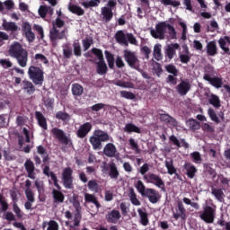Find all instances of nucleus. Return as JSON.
<instances>
[{
	"label": "nucleus",
	"mask_w": 230,
	"mask_h": 230,
	"mask_svg": "<svg viewBox=\"0 0 230 230\" xmlns=\"http://www.w3.org/2000/svg\"><path fill=\"white\" fill-rule=\"evenodd\" d=\"M89 141L93 150H102V143H107V141H112V137L107 134V132L102 129H96L93 132L89 138Z\"/></svg>",
	"instance_id": "f257e3e1"
},
{
	"label": "nucleus",
	"mask_w": 230,
	"mask_h": 230,
	"mask_svg": "<svg viewBox=\"0 0 230 230\" xmlns=\"http://www.w3.org/2000/svg\"><path fill=\"white\" fill-rule=\"evenodd\" d=\"M28 75L35 85H42L44 83V71L37 66H30Z\"/></svg>",
	"instance_id": "f03ea898"
},
{
	"label": "nucleus",
	"mask_w": 230,
	"mask_h": 230,
	"mask_svg": "<svg viewBox=\"0 0 230 230\" xmlns=\"http://www.w3.org/2000/svg\"><path fill=\"white\" fill-rule=\"evenodd\" d=\"M115 39L119 44L122 46H128V42L134 46H137V40L132 35V33H125L123 31H119L115 34Z\"/></svg>",
	"instance_id": "7ed1b4c3"
},
{
	"label": "nucleus",
	"mask_w": 230,
	"mask_h": 230,
	"mask_svg": "<svg viewBox=\"0 0 230 230\" xmlns=\"http://www.w3.org/2000/svg\"><path fill=\"white\" fill-rule=\"evenodd\" d=\"M151 36L159 40L166 39V22H161L155 25V29L150 30Z\"/></svg>",
	"instance_id": "20e7f679"
},
{
	"label": "nucleus",
	"mask_w": 230,
	"mask_h": 230,
	"mask_svg": "<svg viewBox=\"0 0 230 230\" xmlns=\"http://www.w3.org/2000/svg\"><path fill=\"white\" fill-rule=\"evenodd\" d=\"M93 53L97 57V73L98 75H105L107 73V64H105V60H103V53L101 49H93Z\"/></svg>",
	"instance_id": "39448f33"
},
{
	"label": "nucleus",
	"mask_w": 230,
	"mask_h": 230,
	"mask_svg": "<svg viewBox=\"0 0 230 230\" xmlns=\"http://www.w3.org/2000/svg\"><path fill=\"white\" fill-rule=\"evenodd\" d=\"M144 181L147 182V184H154L156 188H160V190H164V181L161 178V176L155 173H148L144 175Z\"/></svg>",
	"instance_id": "423d86ee"
},
{
	"label": "nucleus",
	"mask_w": 230,
	"mask_h": 230,
	"mask_svg": "<svg viewBox=\"0 0 230 230\" xmlns=\"http://www.w3.org/2000/svg\"><path fill=\"white\" fill-rule=\"evenodd\" d=\"M124 59L127 61L129 67L139 69V59H137L136 53L130 50H124Z\"/></svg>",
	"instance_id": "0eeeda50"
},
{
	"label": "nucleus",
	"mask_w": 230,
	"mask_h": 230,
	"mask_svg": "<svg viewBox=\"0 0 230 230\" xmlns=\"http://www.w3.org/2000/svg\"><path fill=\"white\" fill-rule=\"evenodd\" d=\"M65 217L68 219L66 224L71 229L77 227V226H80V220H82V216H80V213L73 216V214H71L69 211H66L65 212Z\"/></svg>",
	"instance_id": "6e6552de"
},
{
	"label": "nucleus",
	"mask_w": 230,
	"mask_h": 230,
	"mask_svg": "<svg viewBox=\"0 0 230 230\" xmlns=\"http://www.w3.org/2000/svg\"><path fill=\"white\" fill-rule=\"evenodd\" d=\"M63 184L67 190L73 189V169L65 168L62 173Z\"/></svg>",
	"instance_id": "1a4fd4ad"
},
{
	"label": "nucleus",
	"mask_w": 230,
	"mask_h": 230,
	"mask_svg": "<svg viewBox=\"0 0 230 230\" xmlns=\"http://www.w3.org/2000/svg\"><path fill=\"white\" fill-rule=\"evenodd\" d=\"M67 37V29L59 31L57 27H53L49 32V39L52 42H57V40H61V39H66Z\"/></svg>",
	"instance_id": "9d476101"
},
{
	"label": "nucleus",
	"mask_w": 230,
	"mask_h": 230,
	"mask_svg": "<svg viewBox=\"0 0 230 230\" xmlns=\"http://www.w3.org/2000/svg\"><path fill=\"white\" fill-rule=\"evenodd\" d=\"M201 220L207 222V224H213L215 220V209L211 207L206 206L204 211L199 215Z\"/></svg>",
	"instance_id": "9b49d317"
},
{
	"label": "nucleus",
	"mask_w": 230,
	"mask_h": 230,
	"mask_svg": "<svg viewBox=\"0 0 230 230\" xmlns=\"http://www.w3.org/2000/svg\"><path fill=\"white\" fill-rule=\"evenodd\" d=\"M144 197H146L151 204H157L161 200V194L155 189L147 188Z\"/></svg>",
	"instance_id": "f8f14e48"
},
{
	"label": "nucleus",
	"mask_w": 230,
	"mask_h": 230,
	"mask_svg": "<svg viewBox=\"0 0 230 230\" xmlns=\"http://www.w3.org/2000/svg\"><path fill=\"white\" fill-rule=\"evenodd\" d=\"M22 31L25 34V37L29 42L35 40V33L31 31V25L28 22H23L22 25Z\"/></svg>",
	"instance_id": "ddd939ff"
},
{
	"label": "nucleus",
	"mask_w": 230,
	"mask_h": 230,
	"mask_svg": "<svg viewBox=\"0 0 230 230\" xmlns=\"http://www.w3.org/2000/svg\"><path fill=\"white\" fill-rule=\"evenodd\" d=\"M51 134L57 137L60 141V143H63V145H69L71 143V140L66 137L64 134V131L62 129H58V128H54L51 129Z\"/></svg>",
	"instance_id": "4468645a"
},
{
	"label": "nucleus",
	"mask_w": 230,
	"mask_h": 230,
	"mask_svg": "<svg viewBox=\"0 0 230 230\" xmlns=\"http://www.w3.org/2000/svg\"><path fill=\"white\" fill-rule=\"evenodd\" d=\"M91 130H93V124H91V122H85L79 127L76 136L82 139L85 137V136H87Z\"/></svg>",
	"instance_id": "2eb2a0df"
},
{
	"label": "nucleus",
	"mask_w": 230,
	"mask_h": 230,
	"mask_svg": "<svg viewBox=\"0 0 230 230\" xmlns=\"http://www.w3.org/2000/svg\"><path fill=\"white\" fill-rule=\"evenodd\" d=\"M180 48L181 45H179V43H171L167 45L165 49V57H167L169 60H172V58L177 55V49Z\"/></svg>",
	"instance_id": "dca6fc26"
},
{
	"label": "nucleus",
	"mask_w": 230,
	"mask_h": 230,
	"mask_svg": "<svg viewBox=\"0 0 230 230\" xmlns=\"http://www.w3.org/2000/svg\"><path fill=\"white\" fill-rule=\"evenodd\" d=\"M26 49H22V46H21V43L19 42H14L13 44L11 45L9 49V55L10 57H13L15 58V57L21 55L22 52H25Z\"/></svg>",
	"instance_id": "f3484780"
},
{
	"label": "nucleus",
	"mask_w": 230,
	"mask_h": 230,
	"mask_svg": "<svg viewBox=\"0 0 230 230\" xmlns=\"http://www.w3.org/2000/svg\"><path fill=\"white\" fill-rule=\"evenodd\" d=\"M203 78L207 82H209L210 85H213L216 89H220V87L224 85V82L221 77H211L208 74H205Z\"/></svg>",
	"instance_id": "a211bd4d"
},
{
	"label": "nucleus",
	"mask_w": 230,
	"mask_h": 230,
	"mask_svg": "<svg viewBox=\"0 0 230 230\" xmlns=\"http://www.w3.org/2000/svg\"><path fill=\"white\" fill-rule=\"evenodd\" d=\"M191 85L190 84V82L188 81H181L176 87L177 92L181 96H186L188 94V92L190 91Z\"/></svg>",
	"instance_id": "6ab92c4d"
},
{
	"label": "nucleus",
	"mask_w": 230,
	"mask_h": 230,
	"mask_svg": "<svg viewBox=\"0 0 230 230\" xmlns=\"http://www.w3.org/2000/svg\"><path fill=\"white\" fill-rule=\"evenodd\" d=\"M2 28L5 31H17V30H19V26H17L16 22H8L6 18L2 19Z\"/></svg>",
	"instance_id": "aec40b11"
},
{
	"label": "nucleus",
	"mask_w": 230,
	"mask_h": 230,
	"mask_svg": "<svg viewBox=\"0 0 230 230\" xmlns=\"http://www.w3.org/2000/svg\"><path fill=\"white\" fill-rule=\"evenodd\" d=\"M153 57L155 60H157V62H159L160 60H163V45H161V43H156L154 46Z\"/></svg>",
	"instance_id": "412c9836"
},
{
	"label": "nucleus",
	"mask_w": 230,
	"mask_h": 230,
	"mask_svg": "<svg viewBox=\"0 0 230 230\" xmlns=\"http://www.w3.org/2000/svg\"><path fill=\"white\" fill-rule=\"evenodd\" d=\"M28 177L30 179L35 180V165L31 160H27L24 164Z\"/></svg>",
	"instance_id": "4be33fe9"
},
{
	"label": "nucleus",
	"mask_w": 230,
	"mask_h": 230,
	"mask_svg": "<svg viewBox=\"0 0 230 230\" xmlns=\"http://www.w3.org/2000/svg\"><path fill=\"white\" fill-rule=\"evenodd\" d=\"M116 152H117L116 146L112 143L107 144L103 148V154L107 157H114L116 155Z\"/></svg>",
	"instance_id": "5701e85b"
},
{
	"label": "nucleus",
	"mask_w": 230,
	"mask_h": 230,
	"mask_svg": "<svg viewBox=\"0 0 230 230\" xmlns=\"http://www.w3.org/2000/svg\"><path fill=\"white\" fill-rule=\"evenodd\" d=\"M21 67H26L28 66V51H24L18 56L14 57Z\"/></svg>",
	"instance_id": "b1692460"
},
{
	"label": "nucleus",
	"mask_w": 230,
	"mask_h": 230,
	"mask_svg": "<svg viewBox=\"0 0 230 230\" xmlns=\"http://www.w3.org/2000/svg\"><path fill=\"white\" fill-rule=\"evenodd\" d=\"M173 218L175 220H179V218H181V220H184L186 218V208H184V205H182V202H178V213L173 214Z\"/></svg>",
	"instance_id": "393cba45"
},
{
	"label": "nucleus",
	"mask_w": 230,
	"mask_h": 230,
	"mask_svg": "<svg viewBox=\"0 0 230 230\" xmlns=\"http://www.w3.org/2000/svg\"><path fill=\"white\" fill-rule=\"evenodd\" d=\"M35 117L38 120L40 127H41L43 130H48V121L46 120V117H44V115L40 111H36Z\"/></svg>",
	"instance_id": "a878e982"
},
{
	"label": "nucleus",
	"mask_w": 230,
	"mask_h": 230,
	"mask_svg": "<svg viewBox=\"0 0 230 230\" xmlns=\"http://www.w3.org/2000/svg\"><path fill=\"white\" fill-rule=\"evenodd\" d=\"M183 52L180 53V60L182 64H188L190 60V49H188L187 45L182 46Z\"/></svg>",
	"instance_id": "bb28decb"
},
{
	"label": "nucleus",
	"mask_w": 230,
	"mask_h": 230,
	"mask_svg": "<svg viewBox=\"0 0 230 230\" xmlns=\"http://www.w3.org/2000/svg\"><path fill=\"white\" fill-rule=\"evenodd\" d=\"M108 222H111V224H116L118 220L121 218V214L118 210L111 211L106 217Z\"/></svg>",
	"instance_id": "cd10ccee"
},
{
	"label": "nucleus",
	"mask_w": 230,
	"mask_h": 230,
	"mask_svg": "<svg viewBox=\"0 0 230 230\" xmlns=\"http://www.w3.org/2000/svg\"><path fill=\"white\" fill-rule=\"evenodd\" d=\"M170 141L171 143L174 144L175 146H178V148H181V146H183V148H189L190 146L186 142V140L184 139L179 140L178 137L173 135L170 137Z\"/></svg>",
	"instance_id": "c85d7f7f"
},
{
	"label": "nucleus",
	"mask_w": 230,
	"mask_h": 230,
	"mask_svg": "<svg viewBox=\"0 0 230 230\" xmlns=\"http://www.w3.org/2000/svg\"><path fill=\"white\" fill-rule=\"evenodd\" d=\"M211 193L212 195H214L215 199L218 200V202H224V199H226V194H224V190L212 188Z\"/></svg>",
	"instance_id": "c756f323"
},
{
	"label": "nucleus",
	"mask_w": 230,
	"mask_h": 230,
	"mask_svg": "<svg viewBox=\"0 0 230 230\" xmlns=\"http://www.w3.org/2000/svg\"><path fill=\"white\" fill-rule=\"evenodd\" d=\"M34 61L37 66H42V64L48 66L49 64V60L43 54H36L34 56Z\"/></svg>",
	"instance_id": "7c9ffc66"
},
{
	"label": "nucleus",
	"mask_w": 230,
	"mask_h": 230,
	"mask_svg": "<svg viewBox=\"0 0 230 230\" xmlns=\"http://www.w3.org/2000/svg\"><path fill=\"white\" fill-rule=\"evenodd\" d=\"M124 132H127L128 134H130L132 132H135V134H141V129L135 124L128 123L124 127Z\"/></svg>",
	"instance_id": "2f4dec72"
},
{
	"label": "nucleus",
	"mask_w": 230,
	"mask_h": 230,
	"mask_svg": "<svg viewBox=\"0 0 230 230\" xmlns=\"http://www.w3.org/2000/svg\"><path fill=\"white\" fill-rule=\"evenodd\" d=\"M207 53L209 55V57H215V55H217V49L216 41H209L207 44Z\"/></svg>",
	"instance_id": "473e14b6"
},
{
	"label": "nucleus",
	"mask_w": 230,
	"mask_h": 230,
	"mask_svg": "<svg viewBox=\"0 0 230 230\" xmlns=\"http://www.w3.org/2000/svg\"><path fill=\"white\" fill-rule=\"evenodd\" d=\"M160 119L161 121H164V123H168L172 127H177V120L168 114L160 115Z\"/></svg>",
	"instance_id": "72a5a7b5"
},
{
	"label": "nucleus",
	"mask_w": 230,
	"mask_h": 230,
	"mask_svg": "<svg viewBox=\"0 0 230 230\" xmlns=\"http://www.w3.org/2000/svg\"><path fill=\"white\" fill-rule=\"evenodd\" d=\"M84 200L85 202H92V204H94L97 209H100V208H102V205H100V203L98 202V199H96V196H94L93 194L85 193Z\"/></svg>",
	"instance_id": "f704fd0d"
},
{
	"label": "nucleus",
	"mask_w": 230,
	"mask_h": 230,
	"mask_svg": "<svg viewBox=\"0 0 230 230\" xmlns=\"http://www.w3.org/2000/svg\"><path fill=\"white\" fill-rule=\"evenodd\" d=\"M102 19H104L106 22H109V21H111V19H112V16H113L112 9L109 7H102Z\"/></svg>",
	"instance_id": "c9c22d12"
},
{
	"label": "nucleus",
	"mask_w": 230,
	"mask_h": 230,
	"mask_svg": "<svg viewBox=\"0 0 230 230\" xmlns=\"http://www.w3.org/2000/svg\"><path fill=\"white\" fill-rule=\"evenodd\" d=\"M135 188L137 190V192L141 194L142 197H145L147 189H146V186H145V183L141 180H138L135 183Z\"/></svg>",
	"instance_id": "e433bc0d"
},
{
	"label": "nucleus",
	"mask_w": 230,
	"mask_h": 230,
	"mask_svg": "<svg viewBox=\"0 0 230 230\" xmlns=\"http://www.w3.org/2000/svg\"><path fill=\"white\" fill-rule=\"evenodd\" d=\"M165 30H168L167 39H170V40L177 39V31H175V27H173L170 23L166 22Z\"/></svg>",
	"instance_id": "4c0bfd02"
},
{
	"label": "nucleus",
	"mask_w": 230,
	"mask_h": 230,
	"mask_svg": "<svg viewBox=\"0 0 230 230\" xmlns=\"http://www.w3.org/2000/svg\"><path fill=\"white\" fill-rule=\"evenodd\" d=\"M22 89L28 93V94H33L35 93V86L30 81L22 82Z\"/></svg>",
	"instance_id": "58836bf2"
},
{
	"label": "nucleus",
	"mask_w": 230,
	"mask_h": 230,
	"mask_svg": "<svg viewBox=\"0 0 230 230\" xmlns=\"http://www.w3.org/2000/svg\"><path fill=\"white\" fill-rule=\"evenodd\" d=\"M208 102L216 109H218L220 107V98L213 93L208 95Z\"/></svg>",
	"instance_id": "ea45409f"
},
{
	"label": "nucleus",
	"mask_w": 230,
	"mask_h": 230,
	"mask_svg": "<svg viewBox=\"0 0 230 230\" xmlns=\"http://www.w3.org/2000/svg\"><path fill=\"white\" fill-rule=\"evenodd\" d=\"M68 10L72 13H75V15H84V9H82L80 6H78L76 4H70L68 5Z\"/></svg>",
	"instance_id": "a19ab883"
},
{
	"label": "nucleus",
	"mask_w": 230,
	"mask_h": 230,
	"mask_svg": "<svg viewBox=\"0 0 230 230\" xmlns=\"http://www.w3.org/2000/svg\"><path fill=\"white\" fill-rule=\"evenodd\" d=\"M185 169L187 170L188 177H190V179H193L195 177V173H197V168H195V165L191 164H186Z\"/></svg>",
	"instance_id": "79ce46f5"
},
{
	"label": "nucleus",
	"mask_w": 230,
	"mask_h": 230,
	"mask_svg": "<svg viewBox=\"0 0 230 230\" xmlns=\"http://www.w3.org/2000/svg\"><path fill=\"white\" fill-rule=\"evenodd\" d=\"M72 93L74 96H82V94H84V86L78 84H74L72 85Z\"/></svg>",
	"instance_id": "37998d69"
},
{
	"label": "nucleus",
	"mask_w": 230,
	"mask_h": 230,
	"mask_svg": "<svg viewBox=\"0 0 230 230\" xmlns=\"http://www.w3.org/2000/svg\"><path fill=\"white\" fill-rule=\"evenodd\" d=\"M137 213L140 217L142 226H148V214L143 208H138Z\"/></svg>",
	"instance_id": "c03bdc74"
},
{
	"label": "nucleus",
	"mask_w": 230,
	"mask_h": 230,
	"mask_svg": "<svg viewBox=\"0 0 230 230\" xmlns=\"http://www.w3.org/2000/svg\"><path fill=\"white\" fill-rule=\"evenodd\" d=\"M88 189L93 193H98L100 191V185L96 180H91L88 181Z\"/></svg>",
	"instance_id": "a18cd8bd"
},
{
	"label": "nucleus",
	"mask_w": 230,
	"mask_h": 230,
	"mask_svg": "<svg viewBox=\"0 0 230 230\" xmlns=\"http://www.w3.org/2000/svg\"><path fill=\"white\" fill-rule=\"evenodd\" d=\"M63 55L65 58H71V56L73 55V49H71V45H69V43L63 45Z\"/></svg>",
	"instance_id": "49530a36"
},
{
	"label": "nucleus",
	"mask_w": 230,
	"mask_h": 230,
	"mask_svg": "<svg viewBox=\"0 0 230 230\" xmlns=\"http://www.w3.org/2000/svg\"><path fill=\"white\" fill-rule=\"evenodd\" d=\"M119 176V172H118V167H116V164H110V177L111 179H118Z\"/></svg>",
	"instance_id": "de8ad7c7"
},
{
	"label": "nucleus",
	"mask_w": 230,
	"mask_h": 230,
	"mask_svg": "<svg viewBox=\"0 0 230 230\" xmlns=\"http://www.w3.org/2000/svg\"><path fill=\"white\" fill-rule=\"evenodd\" d=\"M165 168H167V172L169 175H173V173H176L177 170L173 166V161L172 160H165Z\"/></svg>",
	"instance_id": "09e8293b"
},
{
	"label": "nucleus",
	"mask_w": 230,
	"mask_h": 230,
	"mask_svg": "<svg viewBox=\"0 0 230 230\" xmlns=\"http://www.w3.org/2000/svg\"><path fill=\"white\" fill-rule=\"evenodd\" d=\"M186 125L191 130H199V128H200V124L193 119H190L187 120Z\"/></svg>",
	"instance_id": "8fccbe9b"
},
{
	"label": "nucleus",
	"mask_w": 230,
	"mask_h": 230,
	"mask_svg": "<svg viewBox=\"0 0 230 230\" xmlns=\"http://www.w3.org/2000/svg\"><path fill=\"white\" fill-rule=\"evenodd\" d=\"M162 4L164 6H173V8H177L181 6V2L173 1V0H161Z\"/></svg>",
	"instance_id": "3c124183"
},
{
	"label": "nucleus",
	"mask_w": 230,
	"mask_h": 230,
	"mask_svg": "<svg viewBox=\"0 0 230 230\" xmlns=\"http://www.w3.org/2000/svg\"><path fill=\"white\" fill-rule=\"evenodd\" d=\"M129 199L133 206H141V201H139V199H137V196L136 195V192H134V190L130 191Z\"/></svg>",
	"instance_id": "603ef678"
},
{
	"label": "nucleus",
	"mask_w": 230,
	"mask_h": 230,
	"mask_svg": "<svg viewBox=\"0 0 230 230\" xmlns=\"http://www.w3.org/2000/svg\"><path fill=\"white\" fill-rule=\"evenodd\" d=\"M57 119H62V121H69L71 119V116L67 114L66 112L58 111L56 114Z\"/></svg>",
	"instance_id": "864d4df0"
},
{
	"label": "nucleus",
	"mask_w": 230,
	"mask_h": 230,
	"mask_svg": "<svg viewBox=\"0 0 230 230\" xmlns=\"http://www.w3.org/2000/svg\"><path fill=\"white\" fill-rule=\"evenodd\" d=\"M37 152L43 157V163H48V153H46V148L42 146L37 147Z\"/></svg>",
	"instance_id": "5fc2aeb1"
},
{
	"label": "nucleus",
	"mask_w": 230,
	"mask_h": 230,
	"mask_svg": "<svg viewBox=\"0 0 230 230\" xmlns=\"http://www.w3.org/2000/svg\"><path fill=\"white\" fill-rule=\"evenodd\" d=\"M46 226H49L47 230H58V224L55 221H49L43 223V229L46 227Z\"/></svg>",
	"instance_id": "6e6d98bb"
},
{
	"label": "nucleus",
	"mask_w": 230,
	"mask_h": 230,
	"mask_svg": "<svg viewBox=\"0 0 230 230\" xmlns=\"http://www.w3.org/2000/svg\"><path fill=\"white\" fill-rule=\"evenodd\" d=\"M105 55L108 66L111 69H112V67H114V56H112V54L107 50L105 51Z\"/></svg>",
	"instance_id": "4d7b16f0"
},
{
	"label": "nucleus",
	"mask_w": 230,
	"mask_h": 230,
	"mask_svg": "<svg viewBox=\"0 0 230 230\" xmlns=\"http://www.w3.org/2000/svg\"><path fill=\"white\" fill-rule=\"evenodd\" d=\"M190 157L193 159V162L196 163V164H200V163H202V156H200V153L199 152L191 153Z\"/></svg>",
	"instance_id": "13d9d810"
},
{
	"label": "nucleus",
	"mask_w": 230,
	"mask_h": 230,
	"mask_svg": "<svg viewBox=\"0 0 230 230\" xmlns=\"http://www.w3.org/2000/svg\"><path fill=\"white\" fill-rule=\"evenodd\" d=\"M120 96L122 98H126V100H135L136 99V95L133 93L127 92V91H121Z\"/></svg>",
	"instance_id": "bf43d9fd"
},
{
	"label": "nucleus",
	"mask_w": 230,
	"mask_h": 230,
	"mask_svg": "<svg viewBox=\"0 0 230 230\" xmlns=\"http://www.w3.org/2000/svg\"><path fill=\"white\" fill-rule=\"evenodd\" d=\"M35 186H36L40 195H42L44 193V181H42L40 180H36Z\"/></svg>",
	"instance_id": "052dcab7"
},
{
	"label": "nucleus",
	"mask_w": 230,
	"mask_h": 230,
	"mask_svg": "<svg viewBox=\"0 0 230 230\" xmlns=\"http://www.w3.org/2000/svg\"><path fill=\"white\" fill-rule=\"evenodd\" d=\"M165 70L167 73H170L171 75H174V76H177V73H179L175 66L172 64L165 66Z\"/></svg>",
	"instance_id": "680f3d73"
},
{
	"label": "nucleus",
	"mask_w": 230,
	"mask_h": 230,
	"mask_svg": "<svg viewBox=\"0 0 230 230\" xmlns=\"http://www.w3.org/2000/svg\"><path fill=\"white\" fill-rule=\"evenodd\" d=\"M119 87H123L124 89H133L134 84L132 83H125L122 81H117L115 83Z\"/></svg>",
	"instance_id": "e2e57ef3"
},
{
	"label": "nucleus",
	"mask_w": 230,
	"mask_h": 230,
	"mask_svg": "<svg viewBox=\"0 0 230 230\" xmlns=\"http://www.w3.org/2000/svg\"><path fill=\"white\" fill-rule=\"evenodd\" d=\"M53 197H54L55 200H58V202H64V194H62V192H60L57 190H54Z\"/></svg>",
	"instance_id": "0e129e2a"
},
{
	"label": "nucleus",
	"mask_w": 230,
	"mask_h": 230,
	"mask_svg": "<svg viewBox=\"0 0 230 230\" xmlns=\"http://www.w3.org/2000/svg\"><path fill=\"white\" fill-rule=\"evenodd\" d=\"M73 46H74V53L75 57H80V55H82V49L80 47V43L75 41L74 42Z\"/></svg>",
	"instance_id": "69168bd1"
},
{
	"label": "nucleus",
	"mask_w": 230,
	"mask_h": 230,
	"mask_svg": "<svg viewBox=\"0 0 230 230\" xmlns=\"http://www.w3.org/2000/svg\"><path fill=\"white\" fill-rule=\"evenodd\" d=\"M105 107H107V104L100 102V103H96V104L93 105L91 107V110L93 111L94 112H98V111H102V109H104Z\"/></svg>",
	"instance_id": "338daca9"
},
{
	"label": "nucleus",
	"mask_w": 230,
	"mask_h": 230,
	"mask_svg": "<svg viewBox=\"0 0 230 230\" xmlns=\"http://www.w3.org/2000/svg\"><path fill=\"white\" fill-rule=\"evenodd\" d=\"M208 114L209 116V118L212 119V121H215L216 123H218V121H220L218 119V117L217 116V113L215 112V111L213 109H208Z\"/></svg>",
	"instance_id": "774afa93"
}]
</instances>
